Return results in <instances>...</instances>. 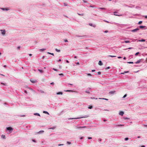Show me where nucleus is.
<instances>
[{
    "label": "nucleus",
    "instance_id": "nucleus-22",
    "mask_svg": "<svg viewBox=\"0 0 147 147\" xmlns=\"http://www.w3.org/2000/svg\"><path fill=\"white\" fill-rule=\"evenodd\" d=\"M124 42L125 43H128L130 42V41L128 40H125Z\"/></svg>",
    "mask_w": 147,
    "mask_h": 147
},
{
    "label": "nucleus",
    "instance_id": "nucleus-18",
    "mask_svg": "<svg viewBox=\"0 0 147 147\" xmlns=\"http://www.w3.org/2000/svg\"><path fill=\"white\" fill-rule=\"evenodd\" d=\"M43 113H44L46 114L47 115H49V113L47 111H43Z\"/></svg>",
    "mask_w": 147,
    "mask_h": 147
},
{
    "label": "nucleus",
    "instance_id": "nucleus-46",
    "mask_svg": "<svg viewBox=\"0 0 147 147\" xmlns=\"http://www.w3.org/2000/svg\"><path fill=\"white\" fill-rule=\"evenodd\" d=\"M139 52H138L136 53L135 54V55H137L138 54H139Z\"/></svg>",
    "mask_w": 147,
    "mask_h": 147
},
{
    "label": "nucleus",
    "instance_id": "nucleus-17",
    "mask_svg": "<svg viewBox=\"0 0 147 147\" xmlns=\"http://www.w3.org/2000/svg\"><path fill=\"white\" fill-rule=\"evenodd\" d=\"M34 115H37V116H40V114L39 113H34Z\"/></svg>",
    "mask_w": 147,
    "mask_h": 147
},
{
    "label": "nucleus",
    "instance_id": "nucleus-50",
    "mask_svg": "<svg viewBox=\"0 0 147 147\" xmlns=\"http://www.w3.org/2000/svg\"><path fill=\"white\" fill-rule=\"evenodd\" d=\"M30 89L33 92H35L34 90L32 88H30Z\"/></svg>",
    "mask_w": 147,
    "mask_h": 147
},
{
    "label": "nucleus",
    "instance_id": "nucleus-11",
    "mask_svg": "<svg viewBox=\"0 0 147 147\" xmlns=\"http://www.w3.org/2000/svg\"><path fill=\"white\" fill-rule=\"evenodd\" d=\"M1 138L2 139H6V137L5 135H1Z\"/></svg>",
    "mask_w": 147,
    "mask_h": 147
},
{
    "label": "nucleus",
    "instance_id": "nucleus-25",
    "mask_svg": "<svg viewBox=\"0 0 147 147\" xmlns=\"http://www.w3.org/2000/svg\"><path fill=\"white\" fill-rule=\"evenodd\" d=\"M55 51H57V52H60V50H58V49H55Z\"/></svg>",
    "mask_w": 147,
    "mask_h": 147
},
{
    "label": "nucleus",
    "instance_id": "nucleus-40",
    "mask_svg": "<svg viewBox=\"0 0 147 147\" xmlns=\"http://www.w3.org/2000/svg\"><path fill=\"white\" fill-rule=\"evenodd\" d=\"M128 139H128V138H125V141H127V140H128Z\"/></svg>",
    "mask_w": 147,
    "mask_h": 147
},
{
    "label": "nucleus",
    "instance_id": "nucleus-63",
    "mask_svg": "<svg viewBox=\"0 0 147 147\" xmlns=\"http://www.w3.org/2000/svg\"><path fill=\"white\" fill-rule=\"evenodd\" d=\"M145 17L146 18H147V16H145Z\"/></svg>",
    "mask_w": 147,
    "mask_h": 147
},
{
    "label": "nucleus",
    "instance_id": "nucleus-3",
    "mask_svg": "<svg viewBox=\"0 0 147 147\" xmlns=\"http://www.w3.org/2000/svg\"><path fill=\"white\" fill-rule=\"evenodd\" d=\"M116 91H112L109 92V95H112L115 94Z\"/></svg>",
    "mask_w": 147,
    "mask_h": 147
},
{
    "label": "nucleus",
    "instance_id": "nucleus-19",
    "mask_svg": "<svg viewBox=\"0 0 147 147\" xmlns=\"http://www.w3.org/2000/svg\"><path fill=\"white\" fill-rule=\"evenodd\" d=\"M64 91L66 92H73L74 91L72 90H65Z\"/></svg>",
    "mask_w": 147,
    "mask_h": 147
},
{
    "label": "nucleus",
    "instance_id": "nucleus-7",
    "mask_svg": "<svg viewBox=\"0 0 147 147\" xmlns=\"http://www.w3.org/2000/svg\"><path fill=\"white\" fill-rule=\"evenodd\" d=\"M139 28H137L135 29H134L131 30V31L132 32H137V31H138L139 30Z\"/></svg>",
    "mask_w": 147,
    "mask_h": 147
},
{
    "label": "nucleus",
    "instance_id": "nucleus-14",
    "mask_svg": "<svg viewBox=\"0 0 147 147\" xmlns=\"http://www.w3.org/2000/svg\"><path fill=\"white\" fill-rule=\"evenodd\" d=\"M89 25L91 26H92L94 27H96V25L94 24H91V23H90L89 24Z\"/></svg>",
    "mask_w": 147,
    "mask_h": 147
},
{
    "label": "nucleus",
    "instance_id": "nucleus-55",
    "mask_svg": "<svg viewBox=\"0 0 147 147\" xmlns=\"http://www.w3.org/2000/svg\"><path fill=\"white\" fill-rule=\"evenodd\" d=\"M99 99H103V100H105V98H99Z\"/></svg>",
    "mask_w": 147,
    "mask_h": 147
},
{
    "label": "nucleus",
    "instance_id": "nucleus-33",
    "mask_svg": "<svg viewBox=\"0 0 147 147\" xmlns=\"http://www.w3.org/2000/svg\"><path fill=\"white\" fill-rule=\"evenodd\" d=\"M117 13L116 12H114V15H116V16H121V15H117L116 14H115V13Z\"/></svg>",
    "mask_w": 147,
    "mask_h": 147
},
{
    "label": "nucleus",
    "instance_id": "nucleus-57",
    "mask_svg": "<svg viewBox=\"0 0 147 147\" xmlns=\"http://www.w3.org/2000/svg\"><path fill=\"white\" fill-rule=\"evenodd\" d=\"M64 41L65 42H68V40H65Z\"/></svg>",
    "mask_w": 147,
    "mask_h": 147
},
{
    "label": "nucleus",
    "instance_id": "nucleus-10",
    "mask_svg": "<svg viewBox=\"0 0 147 147\" xmlns=\"http://www.w3.org/2000/svg\"><path fill=\"white\" fill-rule=\"evenodd\" d=\"M44 132V131L43 130H41L40 131L38 132H37V134H41L42 133H43Z\"/></svg>",
    "mask_w": 147,
    "mask_h": 147
},
{
    "label": "nucleus",
    "instance_id": "nucleus-6",
    "mask_svg": "<svg viewBox=\"0 0 147 147\" xmlns=\"http://www.w3.org/2000/svg\"><path fill=\"white\" fill-rule=\"evenodd\" d=\"M86 127V126H76V129H80L81 128H85Z\"/></svg>",
    "mask_w": 147,
    "mask_h": 147
},
{
    "label": "nucleus",
    "instance_id": "nucleus-59",
    "mask_svg": "<svg viewBox=\"0 0 147 147\" xmlns=\"http://www.w3.org/2000/svg\"><path fill=\"white\" fill-rule=\"evenodd\" d=\"M118 58L119 59H120V58H122V57H121L119 56V57H118Z\"/></svg>",
    "mask_w": 147,
    "mask_h": 147
},
{
    "label": "nucleus",
    "instance_id": "nucleus-29",
    "mask_svg": "<svg viewBox=\"0 0 147 147\" xmlns=\"http://www.w3.org/2000/svg\"><path fill=\"white\" fill-rule=\"evenodd\" d=\"M85 92L86 93H88V94H90V92H89V91L88 90H86Z\"/></svg>",
    "mask_w": 147,
    "mask_h": 147
},
{
    "label": "nucleus",
    "instance_id": "nucleus-31",
    "mask_svg": "<svg viewBox=\"0 0 147 147\" xmlns=\"http://www.w3.org/2000/svg\"><path fill=\"white\" fill-rule=\"evenodd\" d=\"M91 98L92 99H96H96H97V98H94V97H91Z\"/></svg>",
    "mask_w": 147,
    "mask_h": 147
},
{
    "label": "nucleus",
    "instance_id": "nucleus-39",
    "mask_svg": "<svg viewBox=\"0 0 147 147\" xmlns=\"http://www.w3.org/2000/svg\"><path fill=\"white\" fill-rule=\"evenodd\" d=\"M127 63L129 64H133V62H127Z\"/></svg>",
    "mask_w": 147,
    "mask_h": 147
},
{
    "label": "nucleus",
    "instance_id": "nucleus-38",
    "mask_svg": "<svg viewBox=\"0 0 147 147\" xmlns=\"http://www.w3.org/2000/svg\"><path fill=\"white\" fill-rule=\"evenodd\" d=\"M142 23V21H139V22H138V24H141Z\"/></svg>",
    "mask_w": 147,
    "mask_h": 147
},
{
    "label": "nucleus",
    "instance_id": "nucleus-64",
    "mask_svg": "<svg viewBox=\"0 0 147 147\" xmlns=\"http://www.w3.org/2000/svg\"><path fill=\"white\" fill-rule=\"evenodd\" d=\"M141 147H145V146L144 145H143L141 146Z\"/></svg>",
    "mask_w": 147,
    "mask_h": 147
},
{
    "label": "nucleus",
    "instance_id": "nucleus-16",
    "mask_svg": "<svg viewBox=\"0 0 147 147\" xmlns=\"http://www.w3.org/2000/svg\"><path fill=\"white\" fill-rule=\"evenodd\" d=\"M56 94L57 95H59V94L62 95L63 94V93L61 92H59L57 93Z\"/></svg>",
    "mask_w": 147,
    "mask_h": 147
},
{
    "label": "nucleus",
    "instance_id": "nucleus-35",
    "mask_svg": "<svg viewBox=\"0 0 147 147\" xmlns=\"http://www.w3.org/2000/svg\"><path fill=\"white\" fill-rule=\"evenodd\" d=\"M67 143L68 144H71V142H67Z\"/></svg>",
    "mask_w": 147,
    "mask_h": 147
},
{
    "label": "nucleus",
    "instance_id": "nucleus-56",
    "mask_svg": "<svg viewBox=\"0 0 147 147\" xmlns=\"http://www.w3.org/2000/svg\"><path fill=\"white\" fill-rule=\"evenodd\" d=\"M54 84V82H53L51 83H50V84H51V85H53Z\"/></svg>",
    "mask_w": 147,
    "mask_h": 147
},
{
    "label": "nucleus",
    "instance_id": "nucleus-41",
    "mask_svg": "<svg viewBox=\"0 0 147 147\" xmlns=\"http://www.w3.org/2000/svg\"><path fill=\"white\" fill-rule=\"evenodd\" d=\"M53 70H54V71H58V70L57 69H55V68H53Z\"/></svg>",
    "mask_w": 147,
    "mask_h": 147
},
{
    "label": "nucleus",
    "instance_id": "nucleus-37",
    "mask_svg": "<svg viewBox=\"0 0 147 147\" xmlns=\"http://www.w3.org/2000/svg\"><path fill=\"white\" fill-rule=\"evenodd\" d=\"M64 145L63 144H58V146H63Z\"/></svg>",
    "mask_w": 147,
    "mask_h": 147
},
{
    "label": "nucleus",
    "instance_id": "nucleus-42",
    "mask_svg": "<svg viewBox=\"0 0 147 147\" xmlns=\"http://www.w3.org/2000/svg\"><path fill=\"white\" fill-rule=\"evenodd\" d=\"M88 76H91V75L90 74H86Z\"/></svg>",
    "mask_w": 147,
    "mask_h": 147
},
{
    "label": "nucleus",
    "instance_id": "nucleus-49",
    "mask_svg": "<svg viewBox=\"0 0 147 147\" xmlns=\"http://www.w3.org/2000/svg\"><path fill=\"white\" fill-rule=\"evenodd\" d=\"M124 119H129V118H128L127 117H124Z\"/></svg>",
    "mask_w": 147,
    "mask_h": 147
},
{
    "label": "nucleus",
    "instance_id": "nucleus-21",
    "mask_svg": "<svg viewBox=\"0 0 147 147\" xmlns=\"http://www.w3.org/2000/svg\"><path fill=\"white\" fill-rule=\"evenodd\" d=\"M38 70L40 73H43L44 72V71L41 70V69H38Z\"/></svg>",
    "mask_w": 147,
    "mask_h": 147
},
{
    "label": "nucleus",
    "instance_id": "nucleus-27",
    "mask_svg": "<svg viewBox=\"0 0 147 147\" xmlns=\"http://www.w3.org/2000/svg\"><path fill=\"white\" fill-rule=\"evenodd\" d=\"M47 53L48 54H49L51 55H54V54L53 53H49V52H48Z\"/></svg>",
    "mask_w": 147,
    "mask_h": 147
},
{
    "label": "nucleus",
    "instance_id": "nucleus-45",
    "mask_svg": "<svg viewBox=\"0 0 147 147\" xmlns=\"http://www.w3.org/2000/svg\"><path fill=\"white\" fill-rule=\"evenodd\" d=\"M127 94H125L124 96H123V98H125L126 96H127Z\"/></svg>",
    "mask_w": 147,
    "mask_h": 147
},
{
    "label": "nucleus",
    "instance_id": "nucleus-4",
    "mask_svg": "<svg viewBox=\"0 0 147 147\" xmlns=\"http://www.w3.org/2000/svg\"><path fill=\"white\" fill-rule=\"evenodd\" d=\"M0 9L3 11H7L9 10L8 8H0Z\"/></svg>",
    "mask_w": 147,
    "mask_h": 147
},
{
    "label": "nucleus",
    "instance_id": "nucleus-28",
    "mask_svg": "<svg viewBox=\"0 0 147 147\" xmlns=\"http://www.w3.org/2000/svg\"><path fill=\"white\" fill-rule=\"evenodd\" d=\"M39 92L41 93H44V92L43 91L41 90H39Z\"/></svg>",
    "mask_w": 147,
    "mask_h": 147
},
{
    "label": "nucleus",
    "instance_id": "nucleus-23",
    "mask_svg": "<svg viewBox=\"0 0 147 147\" xmlns=\"http://www.w3.org/2000/svg\"><path fill=\"white\" fill-rule=\"evenodd\" d=\"M93 108V107L92 106L89 105L88 106V108L89 109H92Z\"/></svg>",
    "mask_w": 147,
    "mask_h": 147
},
{
    "label": "nucleus",
    "instance_id": "nucleus-52",
    "mask_svg": "<svg viewBox=\"0 0 147 147\" xmlns=\"http://www.w3.org/2000/svg\"><path fill=\"white\" fill-rule=\"evenodd\" d=\"M32 141L33 142H36V140H35L33 139L32 140Z\"/></svg>",
    "mask_w": 147,
    "mask_h": 147
},
{
    "label": "nucleus",
    "instance_id": "nucleus-58",
    "mask_svg": "<svg viewBox=\"0 0 147 147\" xmlns=\"http://www.w3.org/2000/svg\"><path fill=\"white\" fill-rule=\"evenodd\" d=\"M136 9H140V7H136Z\"/></svg>",
    "mask_w": 147,
    "mask_h": 147
},
{
    "label": "nucleus",
    "instance_id": "nucleus-44",
    "mask_svg": "<svg viewBox=\"0 0 147 147\" xmlns=\"http://www.w3.org/2000/svg\"><path fill=\"white\" fill-rule=\"evenodd\" d=\"M59 76H63V74H59Z\"/></svg>",
    "mask_w": 147,
    "mask_h": 147
},
{
    "label": "nucleus",
    "instance_id": "nucleus-51",
    "mask_svg": "<svg viewBox=\"0 0 147 147\" xmlns=\"http://www.w3.org/2000/svg\"><path fill=\"white\" fill-rule=\"evenodd\" d=\"M110 68V67H107L106 68V69H109Z\"/></svg>",
    "mask_w": 147,
    "mask_h": 147
},
{
    "label": "nucleus",
    "instance_id": "nucleus-36",
    "mask_svg": "<svg viewBox=\"0 0 147 147\" xmlns=\"http://www.w3.org/2000/svg\"><path fill=\"white\" fill-rule=\"evenodd\" d=\"M40 50L41 51H45L46 50V49H41Z\"/></svg>",
    "mask_w": 147,
    "mask_h": 147
},
{
    "label": "nucleus",
    "instance_id": "nucleus-62",
    "mask_svg": "<svg viewBox=\"0 0 147 147\" xmlns=\"http://www.w3.org/2000/svg\"><path fill=\"white\" fill-rule=\"evenodd\" d=\"M76 64H77V65H79V62H78L77 63H76Z\"/></svg>",
    "mask_w": 147,
    "mask_h": 147
},
{
    "label": "nucleus",
    "instance_id": "nucleus-34",
    "mask_svg": "<svg viewBox=\"0 0 147 147\" xmlns=\"http://www.w3.org/2000/svg\"><path fill=\"white\" fill-rule=\"evenodd\" d=\"M128 71H124V73H121V74H124V73H128Z\"/></svg>",
    "mask_w": 147,
    "mask_h": 147
},
{
    "label": "nucleus",
    "instance_id": "nucleus-47",
    "mask_svg": "<svg viewBox=\"0 0 147 147\" xmlns=\"http://www.w3.org/2000/svg\"><path fill=\"white\" fill-rule=\"evenodd\" d=\"M105 22L107 23H109V22L108 21H106V20H104Z\"/></svg>",
    "mask_w": 147,
    "mask_h": 147
},
{
    "label": "nucleus",
    "instance_id": "nucleus-48",
    "mask_svg": "<svg viewBox=\"0 0 147 147\" xmlns=\"http://www.w3.org/2000/svg\"><path fill=\"white\" fill-rule=\"evenodd\" d=\"M78 15H80V16H83V13H82L81 14H80V13H78Z\"/></svg>",
    "mask_w": 147,
    "mask_h": 147
},
{
    "label": "nucleus",
    "instance_id": "nucleus-12",
    "mask_svg": "<svg viewBox=\"0 0 147 147\" xmlns=\"http://www.w3.org/2000/svg\"><path fill=\"white\" fill-rule=\"evenodd\" d=\"M98 64L100 65H103V63L101 61H99Z\"/></svg>",
    "mask_w": 147,
    "mask_h": 147
},
{
    "label": "nucleus",
    "instance_id": "nucleus-54",
    "mask_svg": "<svg viewBox=\"0 0 147 147\" xmlns=\"http://www.w3.org/2000/svg\"><path fill=\"white\" fill-rule=\"evenodd\" d=\"M92 138L91 137H88V139H92Z\"/></svg>",
    "mask_w": 147,
    "mask_h": 147
},
{
    "label": "nucleus",
    "instance_id": "nucleus-24",
    "mask_svg": "<svg viewBox=\"0 0 147 147\" xmlns=\"http://www.w3.org/2000/svg\"><path fill=\"white\" fill-rule=\"evenodd\" d=\"M98 9H103V10H106V9L105 8L99 7V8H98Z\"/></svg>",
    "mask_w": 147,
    "mask_h": 147
},
{
    "label": "nucleus",
    "instance_id": "nucleus-32",
    "mask_svg": "<svg viewBox=\"0 0 147 147\" xmlns=\"http://www.w3.org/2000/svg\"><path fill=\"white\" fill-rule=\"evenodd\" d=\"M124 126V125H121V124H119L118 125H117V126Z\"/></svg>",
    "mask_w": 147,
    "mask_h": 147
},
{
    "label": "nucleus",
    "instance_id": "nucleus-1",
    "mask_svg": "<svg viewBox=\"0 0 147 147\" xmlns=\"http://www.w3.org/2000/svg\"><path fill=\"white\" fill-rule=\"evenodd\" d=\"M13 130V128L11 127H6V130L8 131L7 133L9 134L12 133Z\"/></svg>",
    "mask_w": 147,
    "mask_h": 147
},
{
    "label": "nucleus",
    "instance_id": "nucleus-53",
    "mask_svg": "<svg viewBox=\"0 0 147 147\" xmlns=\"http://www.w3.org/2000/svg\"><path fill=\"white\" fill-rule=\"evenodd\" d=\"M108 32V31L107 30H105L104 31V32L105 33H107Z\"/></svg>",
    "mask_w": 147,
    "mask_h": 147
},
{
    "label": "nucleus",
    "instance_id": "nucleus-13",
    "mask_svg": "<svg viewBox=\"0 0 147 147\" xmlns=\"http://www.w3.org/2000/svg\"><path fill=\"white\" fill-rule=\"evenodd\" d=\"M145 40L144 39H142L141 40H138V41L139 42H145Z\"/></svg>",
    "mask_w": 147,
    "mask_h": 147
},
{
    "label": "nucleus",
    "instance_id": "nucleus-26",
    "mask_svg": "<svg viewBox=\"0 0 147 147\" xmlns=\"http://www.w3.org/2000/svg\"><path fill=\"white\" fill-rule=\"evenodd\" d=\"M108 57H115L116 56H113V55H108Z\"/></svg>",
    "mask_w": 147,
    "mask_h": 147
},
{
    "label": "nucleus",
    "instance_id": "nucleus-61",
    "mask_svg": "<svg viewBox=\"0 0 147 147\" xmlns=\"http://www.w3.org/2000/svg\"><path fill=\"white\" fill-rule=\"evenodd\" d=\"M80 139L82 140L83 139V137H80Z\"/></svg>",
    "mask_w": 147,
    "mask_h": 147
},
{
    "label": "nucleus",
    "instance_id": "nucleus-2",
    "mask_svg": "<svg viewBox=\"0 0 147 147\" xmlns=\"http://www.w3.org/2000/svg\"><path fill=\"white\" fill-rule=\"evenodd\" d=\"M89 117V116L88 115H86L83 117H78V118H69L68 119H81V118H86V117Z\"/></svg>",
    "mask_w": 147,
    "mask_h": 147
},
{
    "label": "nucleus",
    "instance_id": "nucleus-20",
    "mask_svg": "<svg viewBox=\"0 0 147 147\" xmlns=\"http://www.w3.org/2000/svg\"><path fill=\"white\" fill-rule=\"evenodd\" d=\"M141 61V60L140 59L139 60H138L136 62V64H138L140 63Z\"/></svg>",
    "mask_w": 147,
    "mask_h": 147
},
{
    "label": "nucleus",
    "instance_id": "nucleus-5",
    "mask_svg": "<svg viewBox=\"0 0 147 147\" xmlns=\"http://www.w3.org/2000/svg\"><path fill=\"white\" fill-rule=\"evenodd\" d=\"M1 32V34L3 35H5V30H0Z\"/></svg>",
    "mask_w": 147,
    "mask_h": 147
},
{
    "label": "nucleus",
    "instance_id": "nucleus-15",
    "mask_svg": "<svg viewBox=\"0 0 147 147\" xmlns=\"http://www.w3.org/2000/svg\"><path fill=\"white\" fill-rule=\"evenodd\" d=\"M56 128V126H53L51 127H50L49 128V129H54Z\"/></svg>",
    "mask_w": 147,
    "mask_h": 147
},
{
    "label": "nucleus",
    "instance_id": "nucleus-60",
    "mask_svg": "<svg viewBox=\"0 0 147 147\" xmlns=\"http://www.w3.org/2000/svg\"><path fill=\"white\" fill-rule=\"evenodd\" d=\"M98 141H100H100H101V139H100H100H98Z\"/></svg>",
    "mask_w": 147,
    "mask_h": 147
},
{
    "label": "nucleus",
    "instance_id": "nucleus-9",
    "mask_svg": "<svg viewBox=\"0 0 147 147\" xmlns=\"http://www.w3.org/2000/svg\"><path fill=\"white\" fill-rule=\"evenodd\" d=\"M124 114V113L123 111H121L119 113V115L123 116Z\"/></svg>",
    "mask_w": 147,
    "mask_h": 147
},
{
    "label": "nucleus",
    "instance_id": "nucleus-43",
    "mask_svg": "<svg viewBox=\"0 0 147 147\" xmlns=\"http://www.w3.org/2000/svg\"><path fill=\"white\" fill-rule=\"evenodd\" d=\"M101 74V72L100 71H99L98 72V75H100Z\"/></svg>",
    "mask_w": 147,
    "mask_h": 147
},
{
    "label": "nucleus",
    "instance_id": "nucleus-30",
    "mask_svg": "<svg viewBox=\"0 0 147 147\" xmlns=\"http://www.w3.org/2000/svg\"><path fill=\"white\" fill-rule=\"evenodd\" d=\"M145 27V26H140V28H144Z\"/></svg>",
    "mask_w": 147,
    "mask_h": 147
},
{
    "label": "nucleus",
    "instance_id": "nucleus-8",
    "mask_svg": "<svg viewBox=\"0 0 147 147\" xmlns=\"http://www.w3.org/2000/svg\"><path fill=\"white\" fill-rule=\"evenodd\" d=\"M30 81H31V82L33 83H36L37 82L36 80H32V79H31L30 80Z\"/></svg>",
    "mask_w": 147,
    "mask_h": 147
}]
</instances>
